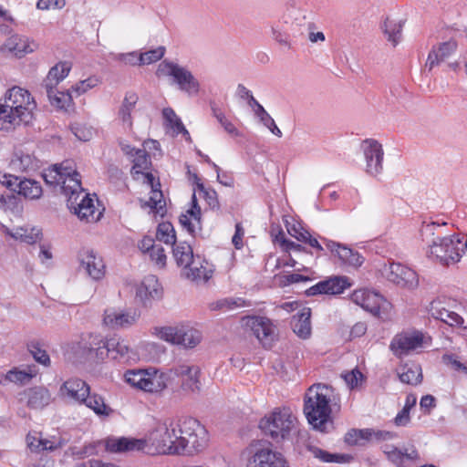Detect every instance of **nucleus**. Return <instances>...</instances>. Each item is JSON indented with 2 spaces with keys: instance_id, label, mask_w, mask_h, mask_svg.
<instances>
[{
  "instance_id": "obj_1",
  "label": "nucleus",
  "mask_w": 467,
  "mask_h": 467,
  "mask_svg": "<svg viewBox=\"0 0 467 467\" xmlns=\"http://www.w3.org/2000/svg\"><path fill=\"white\" fill-rule=\"evenodd\" d=\"M176 428L172 423L159 422L145 438L109 437L105 441L106 451L113 453L142 451L147 454H176Z\"/></svg>"
},
{
  "instance_id": "obj_2",
  "label": "nucleus",
  "mask_w": 467,
  "mask_h": 467,
  "mask_svg": "<svg viewBox=\"0 0 467 467\" xmlns=\"http://www.w3.org/2000/svg\"><path fill=\"white\" fill-rule=\"evenodd\" d=\"M36 102L31 94L20 87L9 88L5 103L0 104V130L9 131L21 124L28 125L33 119Z\"/></svg>"
},
{
  "instance_id": "obj_3",
  "label": "nucleus",
  "mask_w": 467,
  "mask_h": 467,
  "mask_svg": "<svg viewBox=\"0 0 467 467\" xmlns=\"http://www.w3.org/2000/svg\"><path fill=\"white\" fill-rule=\"evenodd\" d=\"M304 413L315 430L326 431L330 419L329 389L326 385L311 386L305 397Z\"/></svg>"
},
{
  "instance_id": "obj_4",
  "label": "nucleus",
  "mask_w": 467,
  "mask_h": 467,
  "mask_svg": "<svg viewBox=\"0 0 467 467\" xmlns=\"http://www.w3.org/2000/svg\"><path fill=\"white\" fill-rule=\"evenodd\" d=\"M296 427L297 419L288 408H276L259 422L263 433L276 442L289 440Z\"/></svg>"
},
{
  "instance_id": "obj_5",
  "label": "nucleus",
  "mask_w": 467,
  "mask_h": 467,
  "mask_svg": "<svg viewBox=\"0 0 467 467\" xmlns=\"http://www.w3.org/2000/svg\"><path fill=\"white\" fill-rule=\"evenodd\" d=\"M179 432L176 454H193L202 451L206 445L207 431L196 419H184L179 424Z\"/></svg>"
},
{
  "instance_id": "obj_6",
  "label": "nucleus",
  "mask_w": 467,
  "mask_h": 467,
  "mask_svg": "<svg viewBox=\"0 0 467 467\" xmlns=\"http://www.w3.org/2000/svg\"><path fill=\"white\" fill-rule=\"evenodd\" d=\"M467 250V237L459 234L437 236L431 241V254L442 265L450 266L460 262Z\"/></svg>"
},
{
  "instance_id": "obj_7",
  "label": "nucleus",
  "mask_w": 467,
  "mask_h": 467,
  "mask_svg": "<svg viewBox=\"0 0 467 467\" xmlns=\"http://www.w3.org/2000/svg\"><path fill=\"white\" fill-rule=\"evenodd\" d=\"M90 341L84 346L88 354L97 359L102 360L109 355L113 359L122 362L128 361L131 358V350L123 339L118 337H112L106 340L100 336H90Z\"/></svg>"
},
{
  "instance_id": "obj_8",
  "label": "nucleus",
  "mask_w": 467,
  "mask_h": 467,
  "mask_svg": "<svg viewBox=\"0 0 467 467\" xmlns=\"http://www.w3.org/2000/svg\"><path fill=\"white\" fill-rule=\"evenodd\" d=\"M156 75L159 78H171L172 82L178 85L180 90L189 96L197 95L200 91V83L192 73L177 63L168 60L161 61L158 66Z\"/></svg>"
},
{
  "instance_id": "obj_9",
  "label": "nucleus",
  "mask_w": 467,
  "mask_h": 467,
  "mask_svg": "<svg viewBox=\"0 0 467 467\" xmlns=\"http://www.w3.org/2000/svg\"><path fill=\"white\" fill-rule=\"evenodd\" d=\"M70 182H73V192L65 195L67 198V207L81 220L87 222L97 221L98 217L95 216L96 208L93 199L84 192L82 186L78 182L72 180Z\"/></svg>"
},
{
  "instance_id": "obj_10",
  "label": "nucleus",
  "mask_w": 467,
  "mask_h": 467,
  "mask_svg": "<svg viewBox=\"0 0 467 467\" xmlns=\"http://www.w3.org/2000/svg\"><path fill=\"white\" fill-rule=\"evenodd\" d=\"M381 274L389 282L400 287L412 289L419 284L416 272L400 263L391 262L385 265L381 269Z\"/></svg>"
},
{
  "instance_id": "obj_11",
  "label": "nucleus",
  "mask_w": 467,
  "mask_h": 467,
  "mask_svg": "<svg viewBox=\"0 0 467 467\" xmlns=\"http://www.w3.org/2000/svg\"><path fill=\"white\" fill-rule=\"evenodd\" d=\"M361 150L366 162V173L378 178L383 172L382 145L374 139H366L361 143Z\"/></svg>"
},
{
  "instance_id": "obj_12",
  "label": "nucleus",
  "mask_w": 467,
  "mask_h": 467,
  "mask_svg": "<svg viewBox=\"0 0 467 467\" xmlns=\"http://www.w3.org/2000/svg\"><path fill=\"white\" fill-rule=\"evenodd\" d=\"M423 344V335L419 331H403L394 336L389 349L397 358H402L420 348Z\"/></svg>"
},
{
  "instance_id": "obj_13",
  "label": "nucleus",
  "mask_w": 467,
  "mask_h": 467,
  "mask_svg": "<svg viewBox=\"0 0 467 467\" xmlns=\"http://www.w3.org/2000/svg\"><path fill=\"white\" fill-rule=\"evenodd\" d=\"M352 285L350 279L344 275H333L322 280L308 289V294L316 295H339Z\"/></svg>"
},
{
  "instance_id": "obj_14",
  "label": "nucleus",
  "mask_w": 467,
  "mask_h": 467,
  "mask_svg": "<svg viewBox=\"0 0 467 467\" xmlns=\"http://www.w3.org/2000/svg\"><path fill=\"white\" fill-rule=\"evenodd\" d=\"M246 467H287L284 456L271 448L257 449L248 460Z\"/></svg>"
},
{
  "instance_id": "obj_15",
  "label": "nucleus",
  "mask_w": 467,
  "mask_h": 467,
  "mask_svg": "<svg viewBox=\"0 0 467 467\" xmlns=\"http://www.w3.org/2000/svg\"><path fill=\"white\" fill-rule=\"evenodd\" d=\"M244 321L264 346L271 344L274 338V325L268 317H247Z\"/></svg>"
},
{
  "instance_id": "obj_16",
  "label": "nucleus",
  "mask_w": 467,
  "mask_h": 467,
  "mask_svg": "<svg viewBox=\"0 0 467 467\" xmlns=\"http://www.w3.org/2000/svg\"><path fill=\"white\" fill-rule=\"evenodd\" d=\"M161 297L162 288L154 275L145 277L137 288L136 298L146 307Z\"/></svg>"
},
{
  "instance_id": "obj_17",
  "label": "nucleus",
  "mask_w": 467,
  "mask_h": 467,
  "mask_svg": "<svg viewBox=\"0 0 467 467\" xmlns=\"http://www.w3.org/2000/svg\"><path fill=\"white\" fill-rule=\"evenodd\" d=\"M171 372L174 376L182 379V387L183 389L195 391L200 389V368L195 365H189L186 363L178 364L174 366Z\"/></svg>"
},
{
  "instance_id": "obj_18",
  "label": "nucleus",
  "mask_w": 467,
  "mask_h": 467,
  "mask_svg": "<svg viewBox=\"0 0 467 467\" xmlns=\"http://www.w3.org/2000/svg\"><path fill=\"white\" fill-rule=\"evenodd\" d=\"M322 240L326 248L337 255L343 264L353 267H358L363 264L364 258L357 251L332 240L326 238Z\"/></svg>"
},
{
  "instance_id": "obj_19",
  "label": "nucleus",
  "mask_w": 467,
  "mask_h": 467,
  "mask_svg": "<svg viewBox=\"0 0 467 467\" xmlns=\"http://www.w3.org/2000/svg\"><path fill=\"white\" fill-rule=\"evenodd\" d=\"M350 298L353 303L374 316L379 314L383 297L379 293L368 289H358L353 292Z\"/></svg>"
},
{
  "instance_id": "obj_20",
  "label": "nucleus",
  "mask_w": 467,
  "mask_h": 467,
  "mask_svg": "<svg viewBox=\"0 0 467 467\" xmlns=\"http://www.w3.org/2000/svg\"><path fill=\"white\" fill-rule=\"evenodd\" d=\"M81 266L94 280L101 279L105 275V265L102 258L93 250L84 249L79 254Z\"/></svg>"
},
{
  "instance_id": "obj_21",
  "label": "nucleus",
  "mask_w": 467,
  "mask_h": 467,
  "mask_svg": "<svg viewBox=\"0 0 467 467\" xmlns=\"http://www.w3.org/2000/svg\"><path fill=\"white\" fill-rule=\"evenodd\" d=\"M90 390L89 386L82 379L72 378L66 380L59 389V395L63 399L81 403Z\"/></svg>"
},
{
  "instance_id": "obj_22",
  "label": "nucleus",
  "mask_w": 467,
  "mask_h": 467,
  "mask_svg": "<svg viewBox=\"0 0 467 467\" xmlns=\"http://www.w3.org/2000/svg\"><path fill=\"white\" fill-rule=\"evenodd\" d=\"M457 44L455 41H447L434 46L428 55L425 63V68L431 71L435 67L445 61L452 53L455 52Z\"/></svg>"
},
{
  "instance_id": "obj_23",
  "label": "nucleus",
  "mask_w": 467,
  "mask_h": 467,
  "mask_svg": "<svg viewBox=\"0 0 467 467\" xmlns=\"http://www.w3.org/2000/svg\"><path fill=\"white\" fill-rule=\"evenodd\" d=\"M36 44L30 43L28 38L19 35H13L6 39L5 44L0 47L3 53L8 52L16 57H22L26 54L35 50Z\"/></svg>"
},
{
  "instance_id": "obj_24",
  "label": "nucleus",
  "mask_w": 467,
  "mask_h": 467,
  "mask_svg": "<svg viewBox=\"0 0 467 467\" xmlns=\"http://www.w3.org/2000/svg\"><path fill=\"white\" fill-rule=\"evenodd\" d=\"M27 399L26 405L31 410H42L52 401L48 389L44 386H35L25 390Z\"/></svg>"
},
{
  "instance_id": "obj_25",
  "label": "nucleus",
  "mask_w": 467,
  "mask_h": 467,
  "mask_svg": "<svg viewBox=\"0 0 467 467\" xmlns=\"http://www.w3.org/2000/svg\"><path fill=\"white\" fill-rule=\"evenodd\" d=\"M185 276L194 282H207L213 275V269L209 267L208 262L196 255L193 263L187 265L185 268Z\"/></svg>"
},
{
  "instance_id": "obj_26",
  "label": "nucleus",
  "mask_w": 467,
  "mask_h": 467,
  "mask_svg": "<svg viewBox=\"0 0 467 467\" xmlns=\"http://www.w3.org/2000/svg\"><path fill=\"white\" fill-rule=\"evenodd\" d=\"M169 375L158 369H146L141 390L150 393L162 391L167 387Z\"/></svg>"
},
{
  "instance_id": "obj_27",
  "label": "nucleus",
  "mask_w": 467,
  "mask_h": 467,
  "mask_svg": "<svg viewBox=\"0 0 467 467\" xmlns=\"http://www.w3.org/2000/svg\"><path fill=\"white\" fill-rule=\"evenodd\" d=\"M192 208L188 210L186 213L181 214L179 222L190 234L194 236L196 232L201 230V209L197 205L195 192L192 194Z\"/></svg>"
},
{
  "instance_id": "obj_28",
  "label": "nucleus",
  "mask_w": 467,
  "mask_h": 467,
  "mask_svg": "<svg viewBox=\"0 0 467 467\" xmlns=\"http://www.w3.org/2000/svg\"><path fill=\"white\" fill-rule=\"evenodd\" d=\"M56 167L62 175L61 192L64 195H67L70 192H73V182H71L70 180L78 182L81 186L80 174L72 166L71 161H66L60 164H56Z\"/></svg>"
},
{
  "instance_id": "obj_29",
  "label": "nucleus",
  "mask_w": 467,
  "mask_h": 467,
  "mask_svg": "<svg viewBox=\"0 0 467 467\" xmlns=\"http://www.w3.org/2000/svg\"><path fill=\"white\" fill-rule=\"evenodd\" d=\"M136 321V315L130 313L118 312L113 308L106 309L103 322L111 328L126 327Z\"/></svg>"
},
{
  "instance_id": "obj_30",
  "label": "nucleus",
  "mask_w": 467,
  "mask_h": 467,
  "mask_svg": "<svg viewBox=\"0 0 467 467\" xmlns=\"http://www.w3.org/2000/svg\"><path fill=\"white\" fill-rule=\"evenodd\" d=\"M310 317L311 310L306 307L293 316L291 327L293 331L301 338H307L311 334Z\"/></svg>"
},
{
  "instance_id": "obj_31",
  "label": "nucleus",
  "mask_w": 467,
  "mask_h": 467,
  "mask_svg": "<svg viewBox=\"0 0 467 467\" xmlns=\"http://www.w3.org/2000/svg\"><path fill=\"white\" fill-rule=\"evenodd\" d=\"M70 71V66L67 62H60L50 68L47 78L41 84V88H57V86L64 78H66Z\"/></svg>"
},
{
  "instance_id": "obj_32",
  "label": "nucleus",
  "mask_w": 467,
  "mask_h": 467,
  "mask_svg": "<svg viewBox=\"0 0 467 467\" xmlns=\"http://www.w3.org/2000/svg\"><path fill=\"white\" fill-rule=\"evenodd\" d=\"M398 376L401 382L418 385L422 381L421 368L418 364H404L398 369Z\"/></svg>"
},
{
  "instance_id": "obj_33",
  "label": "nucleus",
  "mask_w": 467,
  "mask_h": 467,
  "mask_svg": "<svg viewBox=\"0 0 467 467\" xmlns=\"http://www.w3.org/2000/svg\"><path fill=\"white\" fill-rule=\"evenodd\" d=\"M172 254L177 265L184 268L196 259L192 246L186 242L175 243L172 245Z\"/></svg>"
},
{
  "instance_id": "obj_34",
  "label": "nucleus",
  "mask_w": 467,
  "mask_h": 467,
  "mask_svg": "<svg viewBox=\"0 0 467 467\" xmlns=\"http://www.w3.org/2000/svg\"><path fill=\"white\" fill-rule=\"evenodd\" d=\"M80 404H85L100 417H109L113 412V410L105 403L104 399L100 395L96 393L91 394L90 391Z\"/></svg>"
},
{
  "instance_id": "obj_35",
  "label": "nucleus",
  "mask_w": 467,
  "mask_h": 467,
  "mask_svg": "<svg viewBox=\"0 0 467 467\" xmlns=\"http://www.w3.org/2000/svg\"><path fill=\"white\" fill-rule=\"evenodd\" d=\"M41 92L47 95L50 104L57 109H67L72 103L73 94L70 89L66 92L57 90V88H41Z\"/></svg>"
},
{
  "instance_id": "obj_36",
  "label": "nucleus",
  "mask_w": 467,
  "mask_h": 467,
  "mask_svg": "<svg viewBox=\"0 0 467 467\" xmlns=\"http://www.w3.org/2000/svg\"><path fill=\"white\" fill-rule=\"evenodd\" d=\"M283 19L284 23L290 25L296 33L301 32V29L307 24L306 11L296 7L288 8Z\"/></svg>"
},
{
  "instance_id": "obj_37",
  "label": "nucleus",
  "mask_w": 467,
  "mask_h": 467,
  "mask_svg": "<svg viewBox=\"0 0 467 467\" xmlns=\"http://www.w3.org/2000/svg\"><path fill=\"white\" fill-rule=\"evenodd\" d=\"M138 95L134 92H127L119 110V117L129 128L132 126L131 112L138 102Z\"/></svg>"
},
{
  "instance_id": "obj_38",
  "label": "nucleus",
  "mask_w": 467,
  "mask_h": 467,
  "mask_svg": "<svg viewBox=\"0 0 467 467\" xmlns=\"http://www.w3.org/2000/svg\"><path fill=\"white\" fill-rule=\"evenodd\" d=\"M128 153L133 157L131 174L134 177L136 175H140V173H142V171H147L150 168V159L144 149L133 148Z\"/></svg>"
},
{
  "instance_id": "obj_39",
  "label": "nucleus",
  "mask_w": 467,
  "mask_h": 467,
  "mask_svg": "<svg viewBox=\"0 0 467 467\" xmlns=\"http://www.w3.org/2000/svg\"><path fill=\"white\" fill-rule=\"evenodd\" d=\"M36 374L37 370L35 366L28 367L27 369L14 368L7 371L4 378L5 381L24 385L28 383Z\"/></svg>"
},
{
  "instance_id": "obj_40",
  "label": "nucleus",
  "mask_w": 467,
  "mask_h": 467,
  "mask_svg": "<svg viewBox=\"0 0 467 467\" xmlns=\"http://www.w3.org/2000/svg\"><path fill=\"white\" fill-rule=\"evenodd\" d=\"M373 435L379 439L381 433H375L371 429H352L345 434L344 441L348 445H361L360 441H369Z\"/></svg>"
},
{
  "instance_id": "obj_41",
  "label": "nucleus",
  "mask_w": 467,
  "mask_h": 467,
  "mask_svg": "<svg viewBox=\"0 0 467 467\" xmlns=\"http://www.w3.org/2000/svg\"><path fill=\"white\" fill-rule=\"evenodd\" d=\"M308 451L312 453V455L319 459L323 462H348L352 457L348 454H337V453H330L327 451H324L317 446H308Z\"/></svg>"
},
{
  "instance_id": "obj_42",
  "label": "nucleus",
  "mask_w": 467,
  "mask_h": 467,
  "mask_svg": "<svg viewBox=\"0 0 467 467\" xmlns=\"http://www.w3.org/2000/svg\"><path fill=\"white\" fill-rule=\"evenodd\" d=\"M17 193L23 195L28 199H38L42 195V187L39 182L30 180L24 179L19 181L17 184Z\"/></svg>"
},
{
  "instance_id": "obj_43",
  "label": "nucleus",
  "mask_w": 467,
  "mask_h": 467,
  "mask_svg": "<svg viewBox=\"0 0 467 467\" xmlns=\"http://www.w3.org/2000/svg\"><path fill=\"white\" fill-rule=\"evenodd\" d=\"M382 29L384 34L387 36L388 40L391 42L394 47L397 46L401 37V21L387 18L382 25Z\"/></svg>"
},
{
  "instance_id": "obj_44",
  "label": "nucleus",
  "mask_w": 467,
  "mask_h": 467,
  "mask_svg": "<svg viewBox=\"0 0 467 467\" xmlns=\"http://www.w3.org/2000/svg\"><path fill=\"white\" fill-rule=\"evenodd\" d=\"M26 348L37 363L45 367H48L50 365V358L38 340L33 339L28 341Z\"/></svg>"
},
{
  "instance_id": "obj_45",
  "label": "nucleus",
  "mask_w": 467,
  "mask_h": 467,
  "mask_svg": "<svg viewBox=\"0 0 467 467\" xmlns=\"http://www.w3.org/2000/svg\"><path fill=\"white\" fill-rule=\"evenodd\" d=\"M202 339L201 333L193 328L181 327L179 334V342L177 345H182L184 348H192L196 347Z\"/></svg>"
},
{
  "instance_id": "obj_46",
  "label": "nucleus",
  "mask_w": 467,
  "mask_h": 467,
  "mask_svg": "<svg viewBox=\"0 0 467 467\" xmlns=\"http://www.w3.org/2000/svg\"><path fill=\"white\" fill-rule=\"evenodd\" d=\"M194 179L199 196L204 198V200L212 209L219 208L217 192L213 189L205 188L203 183L201 182V180L197 177V175L194 176Z\"/></svg>"
},
{
  "instance_id": "obj_47",
  "label": "nucleus",
  "mask_w": 467,
  "mask_h": 467,
  "mask_svg": "<svg viewBox=\"0 0 467 467\" xmlns=\"http://www.w3.org/2000/svg\"><path fill=\"white\" fill-rule=\"evenodd\" d=\"M245 301L243 298L227 297L217 300L211 305L213 310H233L238 307L245 306Z\"/></svg>"
},
{
  "instance_id": "obj_48",
  "label": "nucleus",
  "mask_w": 467,
  "mask_h": 467,
  "mask_svg": "<svg viewBox=\"0 0 467 467\" xmlns=\"http://www.w3.org/2000/svg\"><path fill=\"white\" fill-rule=\"evenodd\" d=\"M157 238L167 244L173 245L176 243L175 231L171 223H161L157 229Z\"/></svg>"
},
{
  "instance_id": "obj_49",
  "label": "nucleus",
  "mask_w": 467,
  "mask_h": 467,
  "mask_svg": "<svg viewBox=\"0 0 467 467\" xmlns=\"http://www.w3.org/2000/svg\"><path fill=\"white\" fill-rule=\"evenodd\" d=\"M446 225V223H442L441 224L431 222V223H423L420 228V236L422 241L425 242L429 248L431 249V241L437 240L436 231L439 230L441 226Z\"/></svg>"
},
{
  "instance_id": "obj_50",
  "label": "nucleus",
  "mask_w": 467,
  "mask_h": 467,
  "mask_svg": "<svg viewBox=\"0 0 467 467\" xmlns=\"http://www.w3.org/2000/svg\"><path fill=\"white\" fill-rule=\"evenodd\" d=\"M211 109H212V113H213V116L218 120V122L223 127L224 130L231 134V135H234V136H237L238 135V130L237 129L234 127V125L229 121L224 113L223 112V110L221 109H219L216 104L214 103H212L211 104Z\"/></svg>"
},
{
  "instance_id": "obj_51",
  "label": "nucleus",
  "mask_w": 467,
  "mask_h": 467,
  "mask_svg": "<svg viewBox=\"0 0 467 467\" xmlns=\"http://www.w3.org/2000/svg\"><path fill=\"white\" fill-rule=\"evenodd\" d=\"M162 115L165 121L167 122V125L172 129L176 134H179L180 130H185L183 123L172 109H163Z\"/></svg>"
},
{
  "instance_id": "obj_52",
  "label": "nucleus",
  "mask_w": 467,
  "mask_h": 467,
  "mask_svg": "<svg viewBox=\"0 0 467 467\" xmlns=\"http://www.w3.org/2000/svg\"><path fill=\"white\" fill-rule=\"evenodd\" d=\"M100 83V80L96 76L89 77L84 80H80L76 83L71 88L72 94L75 93L76 96H80L81 94L86 93L88 90L97 87Z\"/></svg>"
},
{
  "instance_id": "obj_53",
  "label": "nucleus",
  "mask_w": 467,
  "mask_h": 467,
  "mask_svg": "<svg viewBox=\"0 0 467 467\" xmlns=\"http://www.w3.org/2000/svg\"><path fill=\"white\" fill-rule=\"evenodd\" d=\"M157 336L167 342L176 344L179 342V334L181 333V327H163L157 328Z\"/></svg>"
},
{
  "instance_id": "obj_54",
  "label": "nucleus",
  "mask_w": 467,
  "mask_h": 467,
  "mask_svg": "<svg viewBox=\"0 0 467 467\" xmlns=\"http://www.w3.org/2000/svg\"><path fill=\"white\" fill-rule=\"evenodd\" d=\"M165 53V48L160 47L155 49L149 50L147 52L139 55V65H149L160 60Z\"/></svg>"
},
{
  "instance_id": "obj_55",
  "label": "nucleus",
  "mask_w": 467,
  "mask_h": 467,
  "mask_svg": "<svg viewBox=\"0 0 467 467\" xmlns=\"http://www.w3.org/2000/svg\"><path fill=\"white\" fill-rule=\"evenodd\" d=\"M145 374L146 369L128 370L124 377L130 386L141 389Z\"/></svg>"
},
{
  "instance_id": "obj_56",
  "label": "nucleus",
  "mask_w": 467,
  "mask_h": 467,
  "mask_svg": "<svg viewBox=\"0 0 467 467\" xmlns=\"http://www.w3.org/2000/svg\"><path fill=\"white\" fill-rule=\"evenodd\" d=\"M450 313L451 310L444 307L441 302H431L430 307V314L433 318L441 320V322L446 324L448 317H450Z\"/></svg>"
},
{
  "instance_id": "obj_57",
  "label": "nucleus",
  "mask_w": 467,
  "mask_h": 467,
  "mask_svg": "<svg viewBox=\"0 0 467 467\" xmlns=\"http://www.w3.org/2000/svg\"><path fill=\"white\" fill-rule=\"evenodd\" d=\"M71 131L76 136V138L81 141H88L93 136L92 129L80 123L72 124Z\"/></svg>"
},
{
  "instance_id": "obj_58",
  "label": "nucleus",
  "mask_w": 467,
  "mask_h": 467,
  "mask_svg": "<svg viewBox=\"0 0 467 467\" xmlns=\"http://www.w3.org/2000/svg\"><path fill=\"white\" fill-rule=\"evenodd\" d=\"M67 443V441L60 436H53L51 439L41 438V451H53L57 449L62 448Z\"/></svg>"
},
{
  "instance_id": "obj_59",
  "label": "nucleus",
  "mask_w": 467,
  "mask_h": 467,
  "mask_svg": "<svg viewBox=\"0 0 467 467\" xmlns=\"http://www.w3.org/2000/svg\"><path fill=\"white\" fill-rule=\"evenodd\" d=\"M60 171L54 165L51 169L46 171L43 174V178L47 184L49 185H59L62 186V177Z\"/></svg>"
},
{
  "instance_id": "obj_60",
  "label": "nucleus",
  "mask_w": 467,
  "mask_h": 467,
  "mask_svg": "<svg viewBox=\"0 0 467 467\" xmlns=\"http://www.w3.org/2000/svg\"><path fill=\"white\" fill-rule=\"evenodd\" d=\"M151 195L148 202V204L150 208L155 209L157 213H160V210L162 209L164 203L162 201V192L160 190V187H155L151 189Z\"/></svg>"
},
{
  "instance_id": "obj_61",
  "label": "nucleus",
  "mask_w": 467,
  "mask_h": 467,
  "mask_svg": "<svg viewBox=\"0 0 467 467\" xmlns=\"http://www.w3.org/2000/svg\"><path fill=\"white\" fill-rule=\"evenodd\" d=\"M19 181H21V179L16 175L0 172V183L13 192H17Z\"/></svg>"
},
{
  "instance_id": "obj_62",
  "label": "nucleus",
  "mask_w": 467,
  "mask_h": 467,
  "mask_svg": "<svg viewBox=\"0 0 467 467\" xmlns=\"http://www.w3.org/2000/svg\"><path fill=\"white\" fill-rule=\"evenodd\" d=\"M150 259L160 266H164L166 264V254L163 247L161 244H157L149 254Z\"/></svg>"
},
{
  "instance_id": "obj_63",
  "label": "nucleus",
  "mask_w": 467,
  "mask_h": 467,
  "mask_svg": "<svg viewBox=\"0 0 467 467\" xmlns=\"http://www.w3.org/2000/svg\"><path fill=\"white\" fill-rule=\"evenodd\" d=\"M361 379L362 374L358 370H352L344 375V379L350 389L356 388Z\"/></svg>"
},
{
  "instance_id": "obj_64",
  "label": "nucleus",
  "mask_w": 467,
  "mask_h": 467,
  "mask_svg": "<svg viewBox=\"0 0 467 467\" xmlns=\"http://www.w3.org/2000/svg\"><path fill=\"white\" fill-rule=\"evenodd\" d=\"M41 238V230L38 228H30L28 232L24 233L23 242L32 244L36 243Z\"/></svg>"
}]
</instances>
